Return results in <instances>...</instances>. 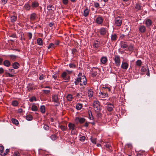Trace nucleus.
<instances>
[{
    "label": "nucleus",
    "mask_w": 156,
    "mask_h": 156,
    "mask_svg": "<svg viewBox=\"0 0 156 156\" xmlns=\"http://www.w3.org/2000/svg\"><path fill=\"white\" fill-rule=\"evenodd\" d=\"M76 85L79 83L81 86L85 85L87 83V79L85 76H82L81 77H78L75 82Z\"/></svg>",
    "instance_id": "1"
},
{
    "label": "nucleus",
    "mask_w": 156,
    "mask_h": 156,
    "mask_svg": "<svg viewBox=\"0 0 156 156\" xmlns=\"http://www.w3.org/2000/svg\"><path fill=\"white\" fill-rule=\"evenodd\" d=\"M69 129L71 130V133L72 135H75L77 133V127L76 125L72 123L69 122L68 124Z\"/></svg>",
    "instance_id": "2"
},
{
    "label": "nucleus",
    "mask_w": 156,
    "mask_h": 156,
    "mask_svg": "<svg viewBox=\"0 0 156 156\" xmlns=\"http://www.w3.org/2000/svg\"><path fill=\"white\" fill-rule=\"evenodd\" d=\"M100 103L98 101H94L93 106L95 111L98 112L100 111L101 108L100 105Z\"/></svg>",
    "instance_id": "3"
},
{
    "label": "nucleus",
    "mask_w": 156,
    "mask_h": 156,
    "mask_svg": "<svg viewBox=\"0 0 156 156\" xmlns=\"http://www.w3.org/2000/svg\"><path fill=\"white\" fill-rule=\"evenodd\" d=\"M51 100L52 101L54 102L55 103V105L58 106L59 105V100L57 95H52Z\"/></svg>",
    "instance_id": "4"
},
{
    "label": "nucleus",
    "mask_w": 156,
    "mask_h": 156,
    "mask_svg": "<svg viewBox=\"0 0 156 156\" xmlns=\"http://www.w3.org/2000/svg\"><path fill=\"white\" fill-rule=\"evenodd\" d=\"M115 61V64L116 66H119L120 64V59L119 56L115 55L113 59Z\"/></svg>",
    "instance_id": "5"
},
{
    "label": "nucleus",
    "mask_w": 156,
    "mask_h": 156,
    "mask_svg": "<svg viewBox=\"0 0 156 156\" xmlns=\"http://www.w3.org/2000/svg\"><path fill=\"white\" fill-rule=\"evenodd\" d=\"M122 18L119 16L117 17L115 19V24L117 26H120L122 24Z\"/></svg>",
    "instance_id": "6"
},
{
    "label": "nucleus",
    "mask_w": 156,
    "mask_h": 156,
    "mask_svg": "<svg viewBox=\"0 0 156 156\" xmlns=\"http://www.w3.org/2000/svg\"><path fill=\"white\" fill-rule=\"evenodd\" d=\"M140 33H144L146 30V27L143 25H140L138 27Z\"/></svg>",
    "instance_id": "7"
},
{
    "label": "nucleus",
    "mask_w": 156,
    "mask_h": 156,
    "mask_svg": "<svg viewBox=\"0 0 156 156\" xmlns=\"http://www.w3.org/2000/svg\"><path fill=\"white\" fill-rule=\"evenodd\" d=\"M103 19L101 16H99L96 18V23L98 25H102V23H103Z\"/></svg>",
    "instance_id": "8"
},
{
    "label": "nucleus",
    "mask_w": 156,
    "mask_h": 156,
    "mask_svg": "<svg viewBox=\"0 0 156 156\" xmlns=\"http://www.w3.org/2000/svg\"><path fill=\"white\" fill-rule=\"evenodd\" d=\"M75 121L77 123H78V122H80V123H82L85 122V119L83 118L77 117L75 119Z\"/></svg>",
    "instance_id": "9"
},
{
    "label": "nucleus",
    "mask_w": 156,
    "mask_h": 156,
    "mask_svg": "<svg viewBox=\"0 0 156 156\" xmlns=\"http://www.w3.org/2000/svg\"><path fill=\"white\" fill-rule=\"evenodd\" d=\"M99 94L98 96L100 98H103L108 97V94L107 93L100 91Z\"/></svg>",
    "instance_id": "10"
},
{
    "label": "nucleus",
    "mask_w": 156,
    "mask_h": 156,
    "mask_svg": "<svg viewBox=\"0 0 156 156\" xmlns=\"http://www.w3.org/2000/svg\"><path fill=\"white\" fill-rule=\"evenodd\" d=\"M107 32V29L105 28L102 27L100 30V34L101 35H102L106 34Z\"/></svg>",
    "instance_id": "11"
},
{
    "label": "nucleus",
    "mask_w": 156,
    "mask_h": 156,
    "mask_svg": "<svg viewBox=\"0 0 156 156\" xmlns=\"http://www.w3.org/2000/svg\"><path fill=\"white\" fill-rule=\"evenodd\" d=\"M114 108L113 105L112 104H108L107 107V109L109 112H112L113 110V108Z\"/></svg>",
    "instance_id": "12"
},
{
    "label": "nucleus",
    "mask_w": 156,
    "mask_h": 156,
    "mask_svg": "<svg viewBox=\"0 0 156 156\" xmlns=\"http://www.w3.org/2000/svg\"><path fill=\"white\" fill-rule=\"evenodd\" d=\"M121 47L122 48H125L128 47L126 43L123 41H121L120 43Z\"/></svg>",
    "instance_id": "13"
},
{
    "label": "nucleus",
    "mask_w": 156,
    "mask_h": 156,
    "mask_svg": "<svg viewBox=\"0 0 156 156\" xmlns=\"http://www.w3.org/2000/svg\"><path fill=\"white\" fill-rule=\"evenodd\" d=\"M87 95L89 98H91L93 96V91L92 89H90L88 90Z\"/></svg>",
    "instance_id": "14"
},
{
    "label": "nucleus",
    "mask_w": 156,
    "mask_h": 156,
    "mask_svg": "<svg viewBox=\"0 0 156 156\" xmlns=\"http://www.w3.org/2000/svg\"><path fill=\"white\" fill-rule=\"evenodd\" d=\"M145 23L147 27H149L151 25L152 21L150 19H147L146 20Z\"/></svg>",
    "instance_id": "15"
},
{
    "label": "nucleus",
    "mask_w": 156,
    "mask_h": 156,
    "mask_svg": "<svg viewBox=\"0 0 156 156\" xmlns=\"http://www.w3.org/2000/svg\"><path fill=\"white\" fill-rule=\"evenodd\" d=\"M128 67V64L126 62H122L121 67L123 69H126Z\"/></svg>",
    "instance_id": "16"
},
{
    "label": "nucleus",
    "mask_w": 156,
    "mask_h": 156,
    "mask_svg": "<svg viewBox=\"0 0 156 156\" xmlns=\"http://www.w3.org/2000/svg\"><path fill=\"white\" fill-rule=\"evenodd\" d=\"M90 11V10L87 8L83 11V15L85 17L87 16L88 15Z\"/></svg>",
    "instance_id": "17"
},
{
    "label": "nucleus",
    "mask_w": 156,
    "mask_h": 156,
    "mask_svg": "<svg viewBox=\"0 0 156 156\" xmlns=\"http://www.w3.org/2000/svg\"><path fill=\"white\" fill-rule=\"evenodd\" d=\"M101 62L103 64H105L107 62V58L106 57H102L101 59Z\"/></svg>",
    "instance_id": "18"
},
{
    "label": "nucleus",
    "mask_w": 156,
    "mask_h": 156,
    "mask_svg": "<svg viewBox=\"0 0 156 156\" xmlns=\"http://www.w3.org/2000/svg\"><path fill=\"white\" fill-rule=\"evenodd\" d=\"M27 88L28 90L30 91L34 89V85L33 83H29L28 85Z\"/></svg>",
    "instance_id": "19"
},
{
    "label": "nucleus",
    "mask_w": 156,
    "mask_h": 156,
    "mask_svg": "<svg viewBox=\"0 0 156 156\" xmlns=\"http://www.w3.org/2000/svg\"><path fill=\"white\" fill-rule=\"evenodd\" d=\"M38 5L39 4L38 2L34 1L32 2L31 4V7L32 8L34 9L38 7Z\"/></svg>",
    "instance_id": "20"
},
{
    "label": "nucleus",
    "mask_w": 156,
    "mask_h": 156,
    "mask_svg": "<svg viewBox=\"0 0 156 156\" xmlns=\"http://www.w3.org/2000/svg\"><path fill=\"white\" fill-rule=\"evenodd\" d=\"M83 107V105L80 103H77L76 104L75 108L77 110H80Z\"/></svg>",
    "instance_id": "21"
},
{
    "label": "nucleus",
    "mask_w": 156,
    "mask_h": 156,
    "mask_svg": "<svg viewBox=\"0 0 156 156\" xmlns=\"http://www.w3.org/2000/svg\"><path fill=\"white\" fill-rule=\"evenodd\" d=\"M104 146L107 148V150L109 151H112L111 147L109 144L108 143H106L104 145Z\"/></svg>",
    "instance_id": "22"
},
{
    "label": "nucleus",
    "mask_w": 156,
    "mask_h": 156,
    "mask_svg": "<svg viewBox=\"0 0 156 156\" xmlns=\"http://www.w3.org/2000/svg\"><path fill=\"white\" fill-rule=\"evenodd\" d=\"M12 66L14 69H17L19 68L20 64L17 62H15L12 64Z\"/></svg>",
    "instance_id": "23"
},
{
    "label": "nucleus",
    "mask_w": 156,
    "mask_h": 156,
    "mask_svg": "<svg viewBox=\"0 0 156 156\" xmlns=\"http://www.w3.org/2000/svg\"><path fill=\"white\" fill-rule=\"evenodd\" d=\"M62 77L64 79L67 80L68 81L69 79V77H67V73L66 72H64L62 73Z\"/></svg>",
    "instance_id": "24"
},
{
    "label": "nucleus",
    "mask_w": 156,
    "mask_h": 156,
    "mask_svg": "<svg viewBox=\"0 0 156 156\" xmlns=\"http://www.w3.org/2000/svg\"><path fill=\"white\" fill-rule=\"evenodd\" d=\"M117 38V35L115 34H112L111 39L112 41H115Z\"/></svg>",
    "instance_id": "25"
},
{
    "label": "nucleus",
    "mask_w": 156,
    "mask_h": 156,
    "mask_svg": "<svg viewBox=\"0 0 156 156\" xmlns=\"http://www.w3.org/2000/svg\"><path fill=\"white\" fill-rule=\"evenodd\" d=\"M109 100V98L108 99H101V103H102L103 105H105L107 104L108 103V101Z\"/></svg>",
    "instance_id": "26"
},
{
    "label": "nucleus",
    "mask_w": 156,
    "mask_h": 156,
    "mask_svg": "<svg viewBox=\"0 0 156 156\" xmlns=\"http://www.w3.org/2000/svg\"><path fill=\"white\" fill-rule=\"evenodd\" d=\"M4 66L7 67H9L10 65V63L9 61L7 60L3 62Z\"/></svg>",
    "instance_id": "27"
},
{
    "label": "nucleus",
    "mask_w": 156,
    "mask_h": 156,
    "mask_svg": "<svg viewBox=\"0 0 156 156\" xmlns=\"http://www.w3.org/2000/svg\"><path fill=\"white\" fill-rule=\"evenodd\" d=\"M36 14L34 13H33L32 14L30 15V19L32 20H34L36 18Z\"/></svg>",
    "instance_id": "28"
},
{
    "label": "nucleus",
    "mask_w": 156,
    "mask_h": 156,
    "mask_svg": "<svg viewBox=\"0 0 156 156\" xmlns=\"http://www.w3.org/2000/svg\"><path fill=\"white\" fill-rule=\"evenodd\" d=\"M68 101H71L73 99V97L72 95L69 94L66 97Z\"/></svg>",
    "instance_id": "29"
},
{
    "label": "nucleus",
    "mask_w": 156,
    "mask_h": 156,
    "mask_svg": "<svg viewBox=\"0 0 156 156\" xmlns=\"http://www.w3.org/2000/svg\"><path fill=\"white\" fill-rule=\"evenodd\" d=\"M99 42L97 41L94 42L93 46L94 48H98L99 46Z\"/></svg>",
    "instance_id": "30"
},
{
    "label": "nucleus",
    "mask_w": 156,
    "mask_h": 156,
    "mask_svg": "<svg viewBox=\"0 0 156 156\" xmlns=\"http://www.w3.org/2000/svg\"><path fill=\"white\" fill-rule=\"evenodd\" d=\"M37 44L39 45H42V40L40 38H39L37 40Z\"/></svg>",
    "instance_id": "31"
},
{
    "label": "nucleus",
    "mask_w": 156,
    "mask_h": 156,
    "mask_svg": "<svg viewBox=\"0 0 156 156\" xmlns=\"http://www.w3.org/2000/svg\"><path fill=\"white\" fill-rule=\"evenodd\" d=\"M26 119L28 121H31L33 119L32 116L30 115H28L26 116Z\"/></svg>",
    "instance_id": "32"
},
{
    "label": "nucleus",
    "mask_w": 156,
    "mask_h": 156,
    "mask_svg": "<svg viewBox=\"0 0 156 156\" xmlns=\"http://www.w3.org/2000/svg\"><path fill=\"white\" fill-rule=\"evenodd\" d=\"M24 8L26 10H29L30 9V6L27 3L25 4Z\"/></svg>",
    "instance_id": "33"
},
{
    "label": "nucleus",
    "mask_w": 156,
    "mask_h": 156,
    "mask_svg": "<svg viewBox=\"0 0 156 156\" xmlns=\"http://www.w3.org/2000/svg\"><path fill=\"white\" fill-rule=\"evenodd\" d=\"M12 121L13 124H15L16 125H17L19 124V122L16 119L13 118L12 119Z\"/></svg>",
    "instance_id": "34"
},
{
    "label": "nucleus",
    "mask_w": 156,
    "mask_h": 156,
    "mask_svg": "<svg viewBox=\"0 0 156 156\" xmlns=\"http://www.w3.org/2000/svg\"><path fill=\"white\" fill-rule=\"evenodd\" d=\"M17 19V17L15 16H12L11 17V20L12 22H14Z\"/></svg>",
    "instance_id": "35"
},
{
    "label": "nucleus",
    "mask_w": 156,
    "mask_h": 156,
    "mask_svg": "<svg viewBox=\"0 0 156 156\" xmlns=\"http://www.w3.org/2000/svg\"><path fill=\"white\" fill-rule=\"evenodd\" d=\"M18 104V101H13L12 102V105L14 106H16Z\"/></svg>",
    "instance_id": "36"
},
{
    "label": "nucleus",
    "mask_w": 156,
    "mask_h": 156,
    "mask_svg": "<svg viewBox=\"0 0 156 156\" xmlns=\"http://www.w3.org/2000/svg\"><path fill=\"white\" fill-rule=\"evenodd\" d=\"M41 112L42 113H44L45 112V107L44 105H42L40 108Z\"/></svg>",
    "instance_id": "37"
},
{
    "label": "nucleus",
    "mask_w": 156,
    "mask_h": 156,
    "mask_svg": "<svg viewBox=\"0 0 156 156\" xmlns=\"http://www.w3.org/2000/svg\"><path fill=\"white\" fill-rule=\"evenodd\" d=\"M31 109L32 111H36L37 110V108L36 105H33L31 107Z\"/></svg>",
    "instance_id": "38"
},
{
    "label": "nucleus",
    "mask_w": 156,
    "mask_h": 156,
    "mask_svg": "<svg viewBox=\"0 0 156 156\" xmlns=\"http://www.w3.org/2000/svg\"><path fill=\"white\" fill-rule=\"evenodd\" d=\"M60 128L63 131H66L67 129V127L62 125L61 126H60Z\"/></svg>",
    "instance_id": "39"
},
{
    "label": "nucleus",
    "mask_w": 156,
    "mask_h": 156,
    "mask_svg": "<svg viewBox=\"0 0 156 156\" xmlns=\"http://www.w3.org/2000/svg\"><path fill=\"white\" fill-rule=\"evenodd\" d=\"M128 50L130 51H132L133 50V46L131 44L128 46Z\"/></svg>",
    "instance_id": "40"
},
{
    "label": "nucleus",
    "mask_w": 156,
    "mask_h": 156,
    "mask_svg": "<svg viewBox=\"0 0 156 156\" xmlns=\"http://www.w3.org/2000/svg\"><path fill=\"white\" fill-rule=\"evenodd\" d=\"M55 48V44L53 43L50 44L48 47V49H50V48Z\"/></svg>",
    "instance_id": "41"
},
{
    "label": "nucleus",
    "mask_w": 156,
    "mask_h": 156,
    "mask_svg": "<svg viewBox=\"0 0 156 156\" xmlns=\"http://www.w3.org/2000/svg\"><path fill=\"white\" fill-rule=\"evenodd\" d=\"M142 63L141 61L140 60H138L136 63V65L138 66H140Z\"/></svg>",
    "instance_id": "42"
},
{
    "label": "nucleus",
    "mask_w": 156,
    "mask_h": 156,
    "mask_svg": "<svg viewBox=\"0 0 156 156\" xmlns=\"http://www.w3.org/2000/svg\"><path fill=\"white\" fill-rule=\"evenodd\" d=\"M30 101L33 102L34 101H36V98L34 97H32L30 99Z\"/></svg>",
    "instance_id": "43"
},
{
    "label": "nucleus",
    "mask_w": 156,
    "mask_h": 156,
    "mask_svg": "<svg viewBox=\"0 0 156 156\" xmlns=\"http://www.w3.org/2000/svg\"><path fill=\"white\" fill-rule=\"evenodd\" d=\"M53 8L54 7L52 6V5H49L47 7V9L48 10H52Z\"/></svg>",
    "instance_id": "44"
},
{
    "label": "nucleus",
    "mask_w": 156,
    "mask_h": 156,
    "mask_svg": "<svg viewBox=\"0 0 156 156\" xmlns=\"http://www.w3.org/2000/svg\"><path fill=\"white\" fill-rule=\"evenodd\" d=\"M51 138L52 140H54L57 138V136L55 135H53L51 136Z\"/></svg>",
    "instance_id": "45"
},
{
    "label": "nucleus",
    "mask_w": 156,
    "mask_h": 156,
    "mask_svg": "<svg viewBox=\"0 0 156 156\" xmlns=\"http://www.w3.org/2000/svg\"><path fill=\"white\" fill-rule=\"evenodd\" d=\"M85 139V137L84 136H81L80 137V140L81 141H84Z\"/></svg>",
    "instance_id": "46"
},
{
    "label": "nucleus",
    "mask_w": 156,
    "mask_h": 156,
    "mask_svg": "<svg viewBox=\"0 0 156 156\" xmlns=\"http://www.w3.org/2000/svg\"><path fill=\"white\" fill-rule=\"evenodd\" d=\"M69 66L70 68H76V65L73 64L71 63L69 65Z\"/></svg>",
    "instance_id": "47"
},
{
    "label": "nucleus",
    "mask_w": 156,
    "mask_h": 156,
    "mask_svg": "<svg viewBox=\"0 0 156 156\" xmlns=\"http://www.w3.org/2000/svg\"><path fill=\"white\" fill-rule=\"evenodd\" d=\"M97 74V72L93 70L92 75L93 77H94L96 76Z\"/></svg>",
    "instance_id": "48"
},
{
    "label": "nucleus",
    "mask_w": 156,
    "mask_h": 156,
    "mask_svg": "<svg viewBox=\"0 0 156 156\" xmlns=\"http://www.w3.org/2000/svg\"><path fill=\"white\" fill-rule=\"evenodd\" d=\"M94 5L95 8H98L100 6L98 2H95L94 3Z\"/></svg>",
    "instance_id": "49"
},
{
    "label": "nucleus",
    "mask_w": 156,
    "mask_h": 156,
    "mask_svg": "<svg viewBox=\"0 0 156 156\" xmlns=\"http://www.w3.org/2000/svg\"><path fill=\"white\" fill-rule=\"evenodd\" d=\"M135 8L136 9H137L138 10H140V5L139 4H136Z\"/></svg>",
    "instance_id": "50"
},
{
    "label": "nucleus",
    "mask_w": 156,
    "mask_h": 156,
    "mask_svg": "<svg viewBox=\"0 0 156 156\" xmlns=\"http://www.w3.org/2000/svg\"><path fill=\"white\" fill-rule=\"evenodd\" d=\"M62 2L64 5H66L68 3V0H62Z\"/></svg>",
    "instance_id": "51"
},
{
    "label": "nucleus",
    "mask_w": 156,
    "mask_h": 156,
    "mask_svg": "<svg viewBox=\"0 0 156 156\" xmlns=\"http://www.w3.org/2000/svg\"><path fill=\"white\" fill-rule=\"evenodd\" d=\"M43 91L45 94H48L50 92V90H43Z\"/></svg>",
    "instance_id": "52"
},
{
    "label": "nucleus",
    "mask_w": 156,
    "mask_h": 156,
    "mask_svg": "<svg viewBox=\"0 0 156 156\" xmlns=\"http://www.w3.org/2000/svg\"><path fill=\"white\" fill-rule=\"evenodd\" d=\"M91 141L94 144H96V139L95 138L94 139H91Z\"/></svg>",
    "instance_id": "53"
},
{
    "label": "nucleus",
    "mask_w": 156,
    "mask_h": 156,
    "mask_svg": "<svg viewBox=\"0 0 156 156\" xmlns=\"http://www.w3.org/2000/svg\"><path fill=\"white\" fill-rule=\"evenodd\" d=\"M58 76V74L57 73L54 75L52 77L54 79H56L57 77Z\"/></svg>",
    "instance_id": "54"
},
{
    "label": "nucleus",
    "mask_w": 156,
    "mask_h": 156,
    "mask_svg": "<svg viewBox=\"0 0 156 156\" xmlns=\"http://www.w3.org/2000/svg\"><path fill=\"white\" fill-rule=\"evenodd\" d=\"M8 0H1V2L2 4H5L7 2Z\"/></svg>",
    "instance_id": "55"
},
{
    "label": "nucleus",
    "mask_w": 156,
    "mask_h": 156,
    "mask_svg": "<svg viewBox=\"0 0 156 156\" xmlns=\"http://www.w3.org/2000/svg\"><path fill=\"white\" fill-rule=\"evenodd\" d=\"M4 150V147L3 146H0V152L2 153Z\"/></svg>",
    "instance_id": "56"
},
{
    "label": "nucleus",
    "mask_w": 156,
    "mask_h": 156,
    "mask_svg": "<svg viewBox=\"0 0 156 156\" xmlns=\"http://www.w3.org/2000/svg\"><path fill=\"white\" fill-rule=\"evenodd\" d=\"M10 56L11 58L13 60L15 59L16 58V56L14 55H10Z\"/></svg>",
    "instance_id": "57"
},
{
    "label": "nucleus",
    "mask_w": 156,
    "mask_h": 156,
    "mask_svg": "<svg viewBox=\"0 0 156 156\" xmlns=\"http://www.w3.org/2000/svg\"><path fill=\"white\" fill-rule=\"evenodd\" d=\"M28 36L29 39H30L32 37V34L30 33H28Z\"/></svg>",
    "instance_id": "58"
},
{
    "label": "nucleus",
    "mask_w": 156,
    "mask_h": 156,
    "mask_svg": "<svg viewBox=\"0 0 156 156\" xmlns=\"http://www.w3.org/2000/svg\"><path fill=\"white\" fill-rule=\"evenodd\" d=\"M7 76H9V77H13L14 75L13 74H10V73H7Z\"/></svg>",
    "instance_id": "59"
},
{
    "label": "nucleus",
    "mask_w": 156,
    "mask_h": 156,
    "mask_svg": "<svg viewBox=\"0 0 156 156\" xmlns=\"http://www.w3.org/2000/svg\"><path fill=\"white\" fill-rule=\"evenodd\" d=\"M9 70L12 73L14 74L15 73L14 70L13 69H9Z\"/></svg>",
    "instance_id": "60"
},
{
    "label": "nucleus",
    "mask_w": 156,
    "mask_h": 156,
    "mask_svg": "<svg viewBox=\"0 0 156 156\" xmlns=\"http://www.w3.org/2000/svg\"><path fill=\"white\" fill-rule=\"evenodd\" d=\"M43 127H44V129L45 130L48 129V128H49V126L47 125H44Z\"/></svg>",
    "instance_id": "61"
},
{
    "label": "nucleus",
    "mask_w": 156,
    "mask_h": 156,
    "mask_svg": "<svg viewBox=\"0 0 156 156\" xmlns=\"http://www.w3.org/2000/svg\"><path fill=\"white\" fill-rule=\"evenodd\" d=\"M82 93H79L77 94L76 96L77 97L79 98L81 97Z\"/></svg>",
    "instance_id": "62"
},
{
    "label": "nucleus",
    "mask_w": 156,
    "mask_h": 156,
    "mask_svg": "<svg viewBox=\"0 0 156 156\" xmlns=\"http://www.w3.org/2000/svg\"><path fill=\"white\" fill-rule=\"evenodd\" d=\"M4 72V69L2 68H0V74Z\"/></svg>",
    "instance_id": "63"
},
{
    "label": "nucleus",
    "mask_w": 156,
    "mask_h": 156,
    "mask_svg": "<svg viewBox=\"0 0 156 156\" xmlns=\"http://www.w3.org/2000/svg\"><path fill=\"white\" fill-rule=\"evenodd\" d=\"M14 156H19V154L17 152H15L13 154Z\"/></svg>",
    "instance_id": "64"
}]
</instances>
